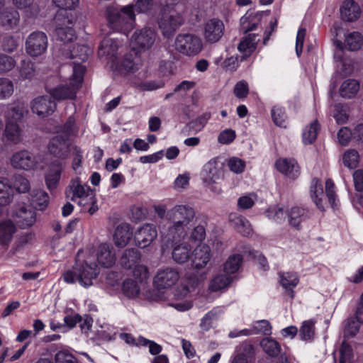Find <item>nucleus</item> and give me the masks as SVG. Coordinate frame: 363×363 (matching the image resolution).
Masks as SVG:
<instances>
[{
	"mask_svg": "<svg viewBox=\"0 0 363 363\" xmlns=\"http://www.w3.org/2000/svg\"><path fill=\"white\" fill-rule=\"evenodd\" d=\"M195 211L187 205H176L167 211L166 219L169 222L167 228L160 230L163 239L167 242H179L188 235L191 227L198 220Z\"/></svg>",
	"mask_w": 363,
	"mask_h": 363,
	"instance_id": "obj_1",
	"label": "nucleus"
},
{
	"mask_svg": "<svg viewBox=\"0 0 363 363\" xmlns=\"http://www.w3.org/2000/svg\"><path fill=\"white\" fill-rule=\"evenodd\" d=\"M106 16L109 27L119 33L127 35L135 27V13L133 4L108 7Z\"/></svg>",
	"mask_w": 363,
	"mask_h": 363,
	"instance_id": "obj_2",
	"label": "nucleus"
},
{
	"mask_svg": "<svg viewBox=\"0 0 363 363\" xmlns=\"http://www.w3.org/2000/svg\"><path fill=\"white\" fill-rule=\"evenodd\" d=\"M227 167V156L220 155L208 161L201 171L200 175L206 186L212 191L219 193L220 188L213 186V184H219L224 180Z\"/></svg>",
	"mask_w": 363,
	"mask_h": 363,
	"instance_id": "obj_3",
	"label": "nucleus"
},
{
	"mask_svg": "<svg viewBox=\"0 0 363 363\" xmlns=\"http://www.w3.org/2000/svg\"><path fill=\"white\" fill-rule=\"evenodd\" d=\"M336 37L333 40L334 45L336 47L334 57L336 60L340 61L342 67V74L347 75L352 72V68L350 65H347L346 62L342 58V53L344 48L350 51H356L359 50L363 45V36L357 31L344 32L345 40L342 43L340 39H337V33L342 31L340 28H335Z\"/></svg>",
	"mask_w": 363,
	"mask_h": 363,
	"instance_id": "obj_4",
	"label": "nucleus"
},
{
	"mask_svg": "<svg viewBox=\"0 0 363 363\" xmlns=\"http://www.w3.org/2000/svg\"><path fill=\"white\" fill-rule=\"evenodd\" d=\"M99 274V268L95 263L89 264L84 262L82 264H76L72 270H67L62 274V279L67 284H74L77 281L85 287L93 285V281Z\"/></svg>",
	"mask_w": 363,
	"mask_h": 363,
	"instance_id": "obj_5",
	"label": "nucleus"
},
{
	"mask_svg": "<svg viewBox=\"0 0 363 363\" xmlns=\"http://www.w3.org/2000/svg\"><path fill=\"white\" fill-rule=\"evenodd\" d=\"M56 24L55 35L57 40L63 43V50L68 48V43L76 38L73 26L75 22L74 16L71 11L59 10L55 17Z\"/></svg>",
	"mask_w": 363,
	"mask_h": 363,
	"instance_id": "obj_6",
	"label": "nucleus"
},
{
	"mask_svg": "<svg viewBox=\"0 0 363 363\" xmlns=\"http://www.w3.org/2000/svg\"><path fill=\"white\" fill-rule=\"evenodd\" d=\"M335 184L333 182L328 179L325 182V193L323 191V186L320 182L317 179H313L311 182L310 194L313 201L316 206L324 210L327 206V201L333 208L336 206V194L334 190Z\"/></svg>",
	"mask_w": 363,
	"mask_h": 363,
	"instance_id": "obj_7",
	"label": "nucleus"
},
{
	"mask_svg": "<svg viewBox=\"0 0 363 363\" xmlns=\"http://www.w3.org/2000/svg\"><path fill=\"white\" fill-rule=\"evenodd\" d=\"M175 49L179 53L193 57L197 55L203 49L201 38L194 33H179L174 42Z\"/></svg>",
	"mask_w": 363,
	"mask_h": 363,
	"instance_id": "obj_8",
	"label": "nucleus"
},
{
	"mask_svg": "<svg viewBox=\"0 0 363 363\" xmlns=\"http://www.w3.org/2000/svg\"><path fill=\"white\" fill-rule=\"evenodd\" d=\"M9 161L13 169L28 172L36 169L40 163V157L27 150L15 152Z\"/></svg>",
	"mask_w": 363,
	"mask_h": 363,
	"instance_id": "obj_9",
	"label": "nucleus"
},
{
	"mask_svg": "<svg viewBox=\"0 0 363 363\" xmlns=\"http://www.w3.org/2000/svg\"><path fill=\"white\" fill-rule=\"evenodd\" d=\"M184 23L183 16L175 11L167 12L165 9L159 20V28L166 38L172 37Z\"/></svg>",
	"mask_w": 363,
	"mask_h": 363,
	"instance_id": "obj_10",
	"label": "nucleus"
},
{
	"mask_svg": "<svg viewBox=\"0 0 363 363\" xmlns=\"http://www.w3.org/2000/svg\"><path fill=\"white\" fill-rule=\"evenodd\" d=\"M48 45L47 35L42 31H34L26 38V51L30 56L38 57L46 51Z\"/></svg>",
	"mask_w": 363,
	"mask_h": 363,
	"instance_id": "obj_11",
	"label": "nucleus"
},
{
	"mask_svg": "<svg viewBox=\"0 0 363 363\" xmlns=\"http://www.w3.org/2000/svg\"><path fill=\"white\" fill-rule=\"evenodd\" d=\"M179 278L180 274L177 268L164 267L157 271L154 278V284L159 289H169L175 285Z\"/></svg>",
	"mask_w": 363,
	"mask_h": 363,
	"instance_id": "obj_12",
	"label": "nucleus"
},
{
	"mask_svg": "<svg viewBox=\"0 0 363 363\" xmlns=\"http://www.w3.org/2000/svg\"><path fill=\"white\" fill-rule=\"evenodd\" d=\"M55 109L56 104L54 100H52L50 95L38 96L31 102L32 111L41 118L52 114Z\"/></svg>",
	"mask_w": 363,
	"mask_h": 363,
	"instance_id": "obj_13",
	"label": "nucleus"
},
{
	"mask_svg": "<svg viewBox=\"0 0 363 363\" xmlns=\"http://www.w3.org/2000/svg\"><path fill=\"white\" fill-rule=\"evenodd\" d=\"M156 38V33L154 30L148 28H144L136 30L132 38L131 43L133 49L140 48L143 50L150 48Z\"/></svg>",
	"mask_w": 363,
	"mask_h": 363,
	"instance_id": "obj_14",
	"label": "nucleus"
},
{
	"mask_svg": "<svg viewBox=\"0 0 363 363\" xmlns=\"http://www.w3.org/2000/svg\"><path fill=\"white\" fill-rule=\"evenodd\" d=\"M211 258L210 247L206 244L199 245L191 252V267L197 271L203 269L209 263Z\"/></svg>",
	"mask_w": 363,
	"mask_h": 363,
	"instance_id": "obj_15",
	"label": "nucleus"
},
{
	"mask_svg": "<svg viewBox=\"0 0 363 363\" xmlns=\"http://www.w3.org/2000/svg\"><path fill=\"white\" fill-rule=\"evenodd\" d=\"M157 232L153 224H145L138 229L135 233L134 240L136 245L141 248L149 246L157 238Z\"/></svg>",
	"mask_w": 363,
	"mask_h": 363,
	"instance_id": "obj_16",
	"label": "nucleus"
},
{
	"mask_svg": "<svg viewBox=\"0 0 363 363\" xmlns=\"http://www.w3.org/2000/svg\"><path fill=\"white\" fill-rule=\"evenodd\" d=\"M48 151L53 156L64 160L71 151L69 140L61 135L53 137L48 144Z\"/></svg>",
	"mask_w": 363,
	"mask_h": 363,
	"instance_id": "obj_17",
	"label": "nucleus"
},
{
	"mask_svg": "<svg viewBox=\"0 0 363 363\" xmlns=\"http://www.w3.org/2000/svg\"><path fill=\"white\" fill-rule=\"evenodd\" d=\"M225 26L217 18H212L206 22L204 26V38L208 43L218 42L223 35Z\"/></svg>",
	"mask_w": 363,
	"mask_h": 363,
	"instance_id": "obj_18",
	"label": "nucleus"
},
{
	"mask_svg": "<svg viewBox=\"0 0 363 363\" xmlns=\"http://www.w3.org/2000/svg\"><path fill=\"white\" fill-rule=\"evenodd\" d=\"M13 217L21 228L30 227L35 222V212L30 206H22L16 208L13 212Z\"/></svg>",
	"mask_w": 363,
	"mask_h": 363,
	"instance_id": "obj_19",
	"label": "nucleus"
},
{
	"mask_svg": "<svg viewBox=\"0 0 363 363\" xmlns=\"http://www.w3.org/2000/svg\"><path fill=\"white\" fill-rule=\"evenodd\" d=\"M62 169L63 163L58 160L53 161L48 166L45 174V181L46 186L50 191H52L57 187Z\"/></svg>",
	"mask_w": 363,
	"mask_h": 363,
	"instance_id": "obj_20",
	"label": "nucleus"
},
{
	"mask_svg": "<svg viewBox=\"0 0 363 363\" xmlns=\"http://www.w3.org/2000/svg\"><path fill=\"white\" fill-rule=\"evenodd\" d=\"M206 272H189L186 273L182 279V295L186 296L188 294L194 291L201 282L206 279Z\"/></svg>",
	"mask_w": 363,
	"mask_h": 363,
	"instance_id": "obj_21",
	"label": "nucleus"
},
{
	"mask_svg": "<svg viewBox=\"0 0 363 363\" xmlns=\"http://www.w3.org/2000/svg\"><path fill=\"white\" fill-rule=\"evenodd\" d=\"M79 89L69 82L66 84H60L49 90V94L54 100L62 101L74 99Z\"/></svg>",
	"mask_w": 363,
	"mask_h": 363,
	"instance_id": "obj_22",
	"label": "nucleus"
},
{
	"mask_svg": "<svg viewBox=\"0 0 363 363\" xmlns=\"http://www.w3.org/2000/svg\"><path fill=\"white\" fill-rule=\"evenodd\" d=\"M119 48L118 42L113 38H104L98 50V55L100 57H106L108 60L114 62L118 56V50Z\"/></svg>",
	"mask_w": 363,
	"mask_h": 363,
	"instance_id": "obj_23",
	"label": "nucleus"
},
{
	"mask_svg": "<svg viewBox=\"0 0 363 363\" xmlns=\"http://www.w3.org/2000/svg\"><path fill=\"white\" fill-rule=\"evenodd\" d=\"M20 21L19 13L13 9H6L0 12V25L5 30L17 28Z\"/></svg>",
	"mask_w": 363,
	"mask_h": 363,
	"instance_id": "obj_24",
	"label": "nucleus"
},
{
	"mask_svg": "<svg viewBox=\"0 0 363 363\" xmlns=\"http://www.w3.org/2000/svg\"><path fill=\"white\" fill-rule=\"evenodd\" d=\"M275 165L279 172L289 178L295 179L299 175V167L294 159L279 158Z\"/></svg>",
	"mask_w": 363,
	"mask_h": 363,
	"instance_id": "obj_25",
	"label": "nucleus"
},
{
	"mask_svg": "<svg viewBox=\"0 0 363 363\" xmlns=\"http://www.w3.org/2000/svg\"><path fill=\"white\" fill-rule=\"evenodd\" d=\"M97 260L104 267H111L116 262L114 249L108 244H101L97 251Z\"/></svg>",
	"mask_w": 363,
	"mask_h": 363,
	"instance_id": "obj_26",
	"label": "nucleus"
},
{
	"mask_svg": "<svg viewBox=\"0 0 363 363\" xmlns=\"http://www.w3.org/2000/svg\"><path fill=\"white\" fill-rule=\"evenodd\" d=\"M142 65V60L135 48L125 55L121 67L126 72L133 73Z\"/></svg>",
	"mask_w": 363,
	"mask_h": 363,
	"instance_id": "obj_27",
	"label": "nucleus"
},
{
	"mask_svg": "<svg viewBox=\"0 0 363 363\" xmlns=\"http://www.w3.org/2000/svg\"><path fill=\"white\" fill-rule=\"evenodd\" d=\"M133 232L130 225L123 223L117 226L113 235L114 243L117 247H123L130 240Z\"/></svg>",
	"mask_w": 363,
	"mask_h": 363,
	"instance_id": "obj_28",
	"label": "nucleus"
},
{
	"mask_svg": "<svg viewBox=\"0 0 363 363\" xmlns=\"http://www.w3.org/2000/svg\"><path fill=\"white\" fill-rule=\"evenodd\" d=\"M361 10L353 0L343 1L340 7V14L343 20L347 21H356L360 16Z\"/></svg>",
	"mask_w": 363,
	"mask_h": 363,
	"instance_id": "obj_29",
	"label": "nucleus"
},
{
	"mask_svg": "<svg viewBox=\"0 0 363 363\" xmlns=\"http://www.w3.org/2000/svg\"><path fill=\"white\" fill-rule=\"evenodd\" d=\"M91 53V49L84 45H77L70 50V46L65 50L62 55L65 58L75 59L79 62H85Z\"/></svg>",
	"mask_w": 363,
	"mask_h": 363,
	"instance_id": "obj_30",
	"label": "nucleus"
},
{
	"mask_svg": "<svg viewBox=\"0 0 363 363\" xmlns=\"http://www.w3.org/2000/svg\"><path fill=\"white\" fill-rule=\"evenodd\" d=\"M243 257L240 253H234L228 257V286L239 278L238 272L242 267Z\"/></svg>",
	"mask_w": 363,
	"mask_h": 363,
	"instance_id": "obj_31",
	"label": "nucleus"
},
{
	"mask_svg": "<svg viewBox=\"0 0 363 363\" xmlns=\"http://www.w3.org/2000/svg\"><path fill=\"white\" fill-rule=\"evenodd\" d=\"M308 217L307 211L298 206L292 207L287 213L289 224L297 230L301 228V223L306 220Z\"/></svg>",
	"mask_w": 363,
	"mask_h": 363,
	"instance_id": "obj_32",
	"label": "nucleus"
},
{
	"mask_svg": "<svg viewBox=\"0 0 363 363\" xmlns=\"http://www.w3.org/2000/svg\"><path fill=\"white\" fill-rule=\"evenodd\" d=\"M228 220L231 223L232 226L240 234L244 236H249L252 232V226L247 218L242 216L235 214H230Z\"/></svg>",
	"mask_w": 363,
	"mask_h": 363,
	"instance_id": "obj_33",
	"label": "nucleus"
},
{
	"mask_svg": "<svg viewBox=\"0 0 363 363\" xmlns=\"http://www.w3.org/2000/svg\"><path fill=\"white\" fill-rule=\"evenodd\" d=\"M260 40L257 35L249 34L242 39L238 45V50L244 54L240 61L243 60L245 57L250 55L256 49L258 42Z\"/></svg>",
	"mask_w": 363,
	"mask_h": 363,
	"instance_id": "obj_34",
	"label": "nucleus"
},
{
	"mask_svg": "<svg viewBox=\"0 0 363 363\" xmlns=\"http://www.w3.org/2000/svg\"><path fill=\"white\" fill-rule=\"evenodd\" d=\"M140 254L138 250L126 249L120 259V264L124 269L131 270L140 262Z\"/></svg>",
	"mask_w": 363,
	"mask_h": 363,
	"instance_id": "obj_35",
	"label": "nucleus"
},
{
	"mask_svg": "<svg viewBox=\"0 0 363 363\" xmlns=\"http://www.w3.org/2000/svg\"><path fill=\"white\" fill-rule=\"evenodd\" d=\"M4 136L7 140L18 144L23 140V130L17 123L9 121L6 124Z\"/></svg>",
	"mask_w": 363,
	"mask_h": 363,
	"instance_id": "obj_36",
	"label": "nucleus"
},
{
	"mask_svg": "<svg viewBox=\"0 0 363 363\" xmlns=\"http://www.w3.org/2000/svg\"><path fill=\"white\" fill-rule=\"evenodd\" d=\"M16 226L11 220L0 222V245L7 246L16 232Z\"/></svg>",
	"mask_w": 363,
	"mask_h": 363,
	"instance_id": "obj_37",
	"label": "nucleus"
},
{
	"mask_svg": "<svg viewBox=\"0 0 363 363\" xmlns=\"http://www.w3.org/2000/svg\"><path fill=\"white\" fill-rule=\"evenodd\" d=\"M191 249L186 243L176 245L172 250L173 260L178 264H184L191 258Z\"/></svg>",
	"mask_w": 363,
	"mask_h": 363,
	"instance_id": "obj_38",
	"label": "nucleus"
},
{
	"mask_svg": "<svg viewBox=\"0 0 363 363\" xmlns=\"http://www.w3.org/2000/svg\"><path fill=\"white\" fill-rule=\"evenodd\" d=\"M298 281L299 279L296 273H279V282L286 290L289 291L291 298L294 297V291H292V289L297 286Z\"/></svg>",
	"mask_w": 363,
	"mask_h": 363,
	"instance_id": "obj_39",
	"label": "nucleus"
},
{
	"mask_svg": "<svg viewBox=\"0 0 363 363\" xmlns=\"http://www.w3.org/2000/svg\"><path fill=\"white\" fill-rule=\"evenodd\" d=\"M13 189L7 178H0V205L5 206L11 202Z\"/></svg>",
	"mask_w": 363,
	"mask_h": 363,
	"instance_id": "obj_40",
	"label": "nucleus"
},
{
	"mask_svg": "<svg viewBox=\"0 0 363 363\" xmlns=\"http://www.w3.org/2000/svg\"><path fill=\"white\" fill-rule=\"evenodd\" d=\"M359 90V84L355 79H349L344 81L340 88V94L343 98L351 99Z\"/></svg>",
	"mask_w": 363,
	"mask_h": 363,
	"instance_id": "obj_41",
	"label": "nucleus"
},
{
	"mask_svg": "<svg viewBox=\"0 0 363 363\" xmlns=\"http://www.w3.org/2000/svg\"><path fill=\"white\" fill-rule=\"evenodd\" d=\"M31 204L38 210H43L46 208L49 201L48 194L43 190H33L30 194Z\"/></svg>",
	"mask_w": 363,
	"mask_h": 363,
	"instance_id": "obj_42",
	"label": "nucleus"
},
{
	"mask_svg": "<svg viewBox=\"0 0 363 363\" xmlns=\"http://www.w3.org/2000/svg\"><path fill=\"white\" fill-rule=\"evenodd\" d=\"M253 353L254 348L252 345L245 342L238 347L237 354L232 363H248Z\"/></svg>",
	"mask_w": 363,
	"mask_h": 363,
	"instance_id": "obj_43",
	"label": "nucleus"
},
{
	"mask_svg": "<svg viewBox=\"0 0 363 363\" xmlns=\"http://www.w3.org/2000/svg\"><path fill=\"white\" fill-rule=\"evenodd\" d=\"M335 363H351L352 350L351 347L343 342L338 350L333 352Z\"/></svg>",
	"mask_w": 363,
	"mask_h": 363,
	"instance_id": "obj_44",
	"label": "nucleus"
},
{
	"mask_svg": "<svg viewBox=\"0 0 363 363\" xmlns=\"http://www.w3.org/2000/svg\"><path fill=\"white\" fill-rule=\"evenodd\" d=\"M319 130L320 125L316 120L306 125L302 133L303 143L305 145L312 144L315 140Z\"/></svg>",
	"mask_w": 363,
	"mask_h": 363,
	"instance_id": "obj_45",
	"label": "nucleus"
},
{
	"mask_svg": "<svg viewBox=\"0 0 363 363\" xmlns=\"http://www.w3.org/2000/svg\"><path fill=\"white\" fill-rule=\"evenodd\" d=\"M260 345L264 352L270 357H277L281 352L279 343L271 337L263 338Z\"/></svg>",
	"mask_w": 363,
	"mask_h": 363,
	"instance_id": "obj_46",
	"label": "nucleus"
},
{
	"mask_svg": "<svg viewBox=\"0 0 363 363\" xmlns=\"http://www.w3.org/2000/svg\"><path fill=\"white\" fill-rule=\"evenodd\" d=\"M359 162V152L354 149L346 150L342 155V162L349 169H354L357 167Z\"/></svg>",
	"mask_w": 363,
	"mask_h": 363,
	"instance_id": "obj_47",
	"label": "nucleus"
},
{
	"mask_svg": "<svg viewBox=\"0 0 363 363\" xmlns=\"http://www.w3.org/2000/svg\"><path fill=\"white\" fill-rule=\"evenodd\" d=\"M26 112L27 110L24 104L18 102L7 111V118L9 121H14L16 123L22 119Z\"/></svg>",
	"mask_w": 363,
	"mask_h": 363,
	"instance_id": "obj_48",
	"label": "nucleus"
},
{
	"mask_svg": "<svg viewBox=\"0 0 363 363\" xmlns=\"http://www.w3.org/2000/svg\"><path fill=\"white\" fill-rule=\"evenodd\" d=\"M262 16V13H256L252 16V14H246L241 18V23L242 29L245 32H250L254 30L257 25V22L259 21L260 18Z\"/></svg>",
	"mask_w": 363,
	"mask_h": 363,
	"instance_id": "obj_49",
	"label": "nucleus"
},
{
	"mask_svg": "<svg viewBox=\"0 0 363 363\" xmlns=\"http://www.w3.org/2000/svg\"><path fill=\"white\" fill-rule=\"evenodd\" d=\"M78 60H75L74 62V66L73 67V74L72 76V79L69 82H72V84L77 86L79 89L81 87L84 74L85 72L84 66L82 65Z\"/></svg>",
	"mask_w": 363,
	"mask_h": 363,
	"instance_id": "obj_50",
	"label": "nucleus"
},
{
	"mask_svg": "<svg viewBox=\"0 0 363 363\" xmlns=\"http://www.w3.org/2000/svg\"><path fill=\"white\" fill-rule=\"evenodd\" d=\"M271 114L273 122L276 125L283 128L286 127V116L285 113V110L283 107L279 105L274 106L271 111Z\"/></svg>",
	"mask_w": 363,
	"mask_h": 363,
	"instance_id": "obj_51",
	"label": "nucleus"
},
{
	"mask_svg": "<svg viewBox=\"0 0 363 363\" xmlns=\"http://www.w3.org/2000/svg\"><path fill=\"white\" fill-rule=\"evenodd\" d=\"M13 186L16 191L20 194L26 193L30 189L28 179L20 174L13 176Z\"/></svg>",
	"mask_w": 363,
	"mask_h": 363,
	"instance_id": "obj_52",
	"label": "nucleus"
},
{
	"mask_svg": "<svg viewBox=\"0 0 363 363\" xmlns=\"http://www.w3.org/2000/svg\"><path fill=\"white\" fill-rule=\"evenodd\" d=\"M314 335V322L311 320L303 322L299 330V336L301 339L305 341L311 340L313 338Z\"/></svg>",
	"mask_w": 363,
	"mask_h": 363,
	"instance_id": "obj_53",
	"label": "nucleus"
},
{
	"mask_svg": "<svg viewBox=\"0 0 363 363\" xmlns=\"http://www.w3.org/2000/svg\"><path fill=\"white\" fill-rule=\"evenodd\" d=\"M35 0H13V4L19 9H24L29 16H35L38 12V7Z\"/></svg>",
	"mask_w": 363,
	"mask_h": 363,
	"instance_id": "obj_54",
	"label": "nucleus"
},
{
	"mask_svg": "<svg viewBox=\"0 0 363 363\" xmlns=\"http://www.w3.org/2000/svg\"><path fill=\"white\" fill-rule=\"evenodd\" d=\"M249 329L251 330L252 335H270L272 333L271 324L267 320H257L253 323L251 328Z\"/></svg>",
	"mask_w": 363,
	"mask_h": 363,
	"instance_id": "obj_55",
	"label": "nucleus"
},
{
	"mask_svg": "<svg viewBox=\"0 0 363 363\" xmlns=\"http://www.w3.org/2000/svg\"><path fill=\"white\" fill-rule=\"evenodd\" d=\"M34 63L28 60H22L19 71L20 77L23 79H31L35 75Z\"/></svg>",
	"mask_w": 363,
	"mask_h": 363,
	"instance_id": "obj_56",
	"label": "nucleus"
},
{
	"mask_svg": "<svg viewBox=\"0 0 363 363\" xmlns=\"http://www.w3.org/2000/svg\"><path fill=\"white\" fill-rule=\"evenodd\" d=\"M194 227L190 232L189 240L191 242H201L206 238V229L204 223H198L194 225Z\"/></svg>",
	"mask_w": 363,
	"mask_h": 363,
	"instance_id": "obj_57",
	"label": "nucleus"
},
{
	"mask_svg": "<svg viewBox=\"0 0 363 363\" xmlns=\"http://www.w3.org/2000/svg\"><path fill=\"white\" fill-rule=\"evenodd\" d=\"M267 217L277 223H281L286 218L284 209L278 206L269 207L266 211Z\"/></svg>",
	"mask_w": 363,
	"mask_h": 363,
	"instance_id": "obj_58",
	"label": "nucleus"
},
{
	"mask_svg": "<svg viewBox=\"0 0 363 363\" xmlns=\"http://www.w3.org/2000/svg\"><path fill=\"white\" fill-rule=\"evenodd\" d=\"M122 290L123 293L128 298H135L140 292L139 286L133 279L125 280L123 283Z\"/></svg>",
	"mask_w": 363,
	"mask_h": 363,
	"instance_id": "obj_59",
	"label": "nucleus"
},
{
	"mask_svg": "<svg viewBox=\"0 0 363 363\" xmlns=\"http://www.w3.org/2000/svg\"><path fill=\"white\" fill-rule=\"evenodd\" d=\"M14 91L13 83L8 78H0V99L10 97Z\"/></svg>",
	"mask_w": 363,
	"mask_h": 363,
	"instance_id": "obj_60",
	"label": "nucleus"
},
{
	"mask_svg": "<svg viewBox=\"0 0 363 363\" xmlns=\"http://www.w3.org/2000/svg\"><path fill=\"white\" fill-rule=\"evenodd\" d=\"M227 286V276L221 274L215 277L210 282L209 289L211 291H218Z\"/></svg>",
	"mask_w": 363,
	"mask_h": 363,
	"instance_id": "obj_61",
	"label": "nucleus"
},
{
	"mask_svg": "<svg viewBox=\"0 0 363 363\" xmlns=\"http://www.w3.org/2000/svg\"><path fill=\"white\" fill-rule=\"evenodd\" d=\"M245 162L240 158L233 157L228 159V168L235 174H241L245 169Z\"/></svg>",
	"mask_w": 363,
	"mask_h": 363,
	"instance_id": "obj_62",
	"label": "nucleus"
},
{
	"mask_svg": "<svg viewBox=\"0 0 363 363\" xmlns=\"http://www.w3.org/2000/svg\"><path fill=\"white\" fill-rule=\"evenodd\" d=\"M257 200L256 194L252 193L240 197L238 200V206L240 209L245 210L250 208Z\"/></svg>",
	"mask_w": 363,
	"mask_h": 363,
	"instance_id": "obj_63",
	"label": "nucleus"
},
{
	"mask_svg": "<svg viewBox=\"0 0 363 363\" xmlns=\"http://www.w3.org/2000/svg\"><path fill=\"white\" fill-rule=\"evenodd\" d=\"M16 66L15 60L9 55L0 54V73L11 70Z\"/></svg>",
	"mask_w": 363,
	"mask_h": 363,
	"instance_id": "obj_64",
	"label": "nucleus"
}]
</instances>
